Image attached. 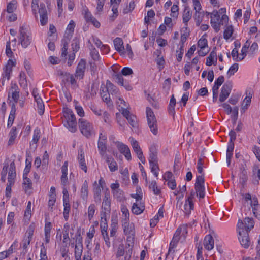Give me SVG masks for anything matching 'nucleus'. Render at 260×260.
<instances>
[{
	"label": "nucleus",
	"instance_id": "f257e3e1",
	"mask_svg": "<svg viewBox=\"0 0 260 260\" xmlns=\"http://www.w3.org/2000/svg\"><path fill=\"white\" fill-rule=\"evenodd\" d=\"M19 32V41L22 46L26 48L31 42V35L24 26H22L20 27Z\"/></svg>",
	"mask_w": 260,
	"mask_h": 260
},
{
	"label": "nucleus",
	"instance_id": "f03ea898",
	"mask_svg": "<svg viewBox=\"0 0 260 260\" xmlns=\"http://www.w3.org/2000/svg\"><path fill=\"white\" fill-rule=\"evenodd\" d=\"M146 116L147 119V123L149 128L154 135L157 134V120L154 112L149 107L146 108Z\"/></svg>",
	"mask_w": 260,
	"mask_h": 260
},
{
	"label": "nucleus",
	"instance_id": "7ed1b4c3",
	"mask_svg": "<svg viewBox=\"0 0 260 260\" xmlns=\"http://www.w3.org/2000/svg\"><path fill=\"white\" fill-rule=\"evenodd\" d=\"M194 188L197 197L203 199L205 197V186H204V178L203 175H199L197 176Z\"/></svg>",
	"mask_w": 260,
	"mask_h": 260
},
{
	"label": "nucleus",
	"instance_id": "20e7f679",
	"mask_svg": "<svg viewBox=\"0 0 260 260\" xmlns=\"http://www.w3.org/2000/svg\"><path fill=\"white\" fill-rule=\"evenodd\" d=\"M79 127L80 129L81 132L84 136L87 138L90 137L91 135L92 126L88 121L84 119L80 118L79 119Z\"/></svg>",
	"mask_w": 260,
	"mask_h": 260
},
{
	"label": "nucleus",
	"instance_id": "39448f33",
	"mask_svg": "<svg viewBox=\"0 0 260 260\" xmlns=\"http://www.w3.org/2000/svg\"><path fill=\"white\" fill-rule=\"evenodd\" d=\"M129 140H130L131 144L132 146L134 151L137 154L138 158L142 163L144 164L145 158L143 156V152L138 144V142L133 137H130Z\"/></svg>",
	"mask_w": 260,
	"mask_h": 260
},
{
	"label": "nucleus",
	"instance_id": "423d86ee",
	"mask_svg": "<svg viewBox=\"0 0 260 260\" xmlns=\"http://www.w3.org/2000/svg\"><path fill=\"white\" fill-rule=\"evenodd\" d=\"M232 85L231 82L225 83L221 88L219 95L220 102H224L229 97L232 90Z\"/></svg>",
	"mask_w": 260,
	"mask_h": 260
},
{
	"label": "nucleus",
	"instance_id": "0eeeda50",
	"mask_svg": "<svg viewBox=\"0 0 260 260\" xmlns=\"http://www.w3.org/2000/svg\"><path fill=\"white\" fill-rule=\"evenodd\" d=\"M86 61L83 59H81L78 63L75 74V77L77 79H82L83 78L86 69Z\"/></svg>",
	"mask_w": 260,
	"mask_h": 260
},
{
	"label": "nucleus",
	"instance_id": "6e6552de",
	"mask_svg": "<svg viewBox=\"0 0 260 260\" xmlns=\"http://www.w3.org/2000/svg\"><path fill=\"white\" fill-rule=\"evenodd\" d=\"M220 16L217 10H214L211 14V25L216 32L219 31L218 22Z\"/></svg>",
	"mask_w": 260,
	"mask_h": 260
},
{
	"label": "nucleus",
	"instance_id": "1a4fd4ad",
	"mask_svg": "<svg viewBox=\"0 0 260 260\" xmlns=\"http://www.w3.org/2000/svg\"><path fill=\"white\" fill-rule=\"evenodd\" d=\"M238 233L240 236L239 237L240 243L243 247L247 248L250 243L248 232L243 231V233H242V232L239 231Z\"/></svg>",
	"mask_w": 260,
	"mask_h": 260
},
{
	"label": "nucleus",
	"instance_id": "9d476101",
	"mask_svg": "<svg viewBox=\"0 0 260 260\" xmlns=\"http://www.w3.org/2000/svg\"><path fill=\"white\" fill-rule=\"evenodd\" d=\"M40 16V22L42 25H45L48 22L47 12L44 4H41L39 10Z\"/></svg>",
	"mask_w": 260,
	"mask_h": 260
},
{
	"label": "nucleus",
	"instance_id": "9b49d317",
	"mask_svg": "<svg viewBox=\"0 0 260 260\" xmlns=\"http://www.w3.org/2000/svg\"><path fill=\"white\" fill-rule=\"evenodd\" d=\"M122 227L123 228L125 235H133L135 234V227L133 223H129V221H122Z\"/></svg>",
	"mask_w": 260,
	"mask_h": 260
},
{
	"label": "nucleus",
	"instance_id": "f8f14e48",
	"mask_svg": "<svg viewBox=\"0 0 260 260\" xmlns=\"http://www.w3.org/2000/svg\"><path fill=\"white\" fill-rule=\"evenodd\" d=\"M84 11V18L86 21L87 22H91L95 27H99L100 26V23L92 16L88 10H85Z\"/></svg>",
	"mask_w": 260,
	"mask_h": 260
},
{
	"label": "nucleus",
	"instance_id": "ddd939ff",
	"mask_svg": "<svg viewBox=\"0 0 260 260\" xmlns=\"http://www.w3.org/2000/svg\"><path fill=\"white\" fill-rule=\"evenodd\" d=\"M103 188L100 185H98L96 181L94 182L93 183V192L94 201L96 203H100L101 202V190Z\"/></svg>",
	"mask_w": 260,
	"mask_h": 260
},
{
	"label": "nucleus",
	"instance_id": "4468645a",
	"mask_svg": "<svg viewBox=\"0 0 260 260\" xmlns=\"http://www.w3.org/2000/svg\"><path fill=\"white\" fill-rule=\"evenodd\" d=\"M145 209V206L144 203L136 202L134 203L132 208V212L136 215L140 214L142 213Z\"/></svg>",
	"mask_w": 260,
	"mask_h": 260
},
{
	"label": "nucleus",
	"instance_id": "2eb2a0df",
	"mask_svg": "<svg viewBox=\"0 0 260 260\" xmlns=\"http://www.w3.org/2000/svg\"><path fill=\"white\" fill-rule=\"evenodd\" d=\"M214 239L211 235H208L205 236L204 241V245L207 250H212L214 247Z\"/></svg>",
	"mask_w": 260,
	"mask_h": 260
},
{
	"label": "nucleus",
	"instance_id": "dca6fc26",
	"mask_svg": "<svg viewBox=\"0 0 260 260\" xmlns=\"http://www.w3.org/2000/svg\"><path fill=\"white\" fill-rule=\"evenodd\" d=\"M84 152L82 149H81L79 152V156L78 157L80 167L83 170L85 173L87 172V166L86 165L85 160Z\"/></svg>",
	"mask_w": 260,
	"mask_h": 260
},
{
	"label": "nucleus",
	"instance_id": "f3484780",
	"mask_svg": "<svg viewBox=\"0 0 260 260\" xmlns=\"http://www.w3.org/2000/svg\"><path fill=\"white\" fill-rule=\"evenodd\" d=\"M114 45L115 49L119 53L123 52L124 49L123 42L122 39L117 37L114 40Z\"/></svg>",
	"mask_w": 260,
	"mask_h": 260
},
{
	"label": "nucleus",
	"instance_id": "a211bd4d",
	"mask_svg": "<svg viewBox=\"0 0 260 260\" xmlns=\"http://www.w3.org/2000/svg\"><path fill=\"white\" fill-rule=\"evenodd\" d=\"M192 13L188 7H185L183 14V22L185 24L187 29V23L191 18Z\"/></svg>",
	"mask_w": 260,
	"mask_h": 260
},
{
	"label": "nucleus",
	"instance_id": "6ab92c4d",
	"mask_svg": "<svg viewBox=\"0 0 260 260\" xmlns=\"http://www.w3.org/2000/svg\"><path fill=\"white\" fill-rule=\"evenodd\" d=\"M75 27V23L73 20H71L70 23L67 26V30L65 33L66 37L70 39L74 32V28Z\"/></svg>",
	"mask_w": 260,
	"mask_h": 260
},
{
	"label": "nucleus",
	"instance_id": "aec40b11",
	"mask_svg": "<svg viewBox=\"0 0 260 260\" xmlns=\"http://www.w3.org/2000/svg\"><path fill=\"white\" fill-rule=\"evenodd\" d=\"M107 91L112 95H117L119 93L118 88L114 86L112 83L107 81Z\"/></svg>",
	"mask_w": 260,
	"mask_h": 260
},
{
	"label": "nucleus",
	"instance_id": "412c9836",
	"mask_svg": "<svg viewBox=\"0 0 260 260\" xmlns=\"http://www.w3.org/2000/svg\"><path fill=\"white\" fill-rule=\"evenodd\" d=\"M216 48L214 47L213 48V50L212 51V52L210 53L209 56L206 59V64L208 66H210L213 63V61L214 59H215V61H217V58H216V52L215 51Z\"/></svg>",
	"mask_w": 260,
	"mask_h": 260
},
{
	"label": "nucleus",
	"instance_id": "4be33fe9",
	"mask_svg": "<svg viewBox=\"0 0 260 260\" xmlns=\"http://www.w3.org/2000/svg\"><path fill=\"white\" fill-rule=\"evenodd\" d=\"M100 94L103 99V100L106 102V103H110V93L107 91V88L105 87H101L100 89Z\"/></svg>",
	"mask_w": 260,
	"mask_h": 260
},
{
	"label": "nucleus",
	"instance_id": "5701e85b",
	"mask_svg": "<svg viewBox=\"0 0 260 260\" xmlns=\"http://www.w3.org/2000/svg\"><path fill=\"white\" fill-rule=\"evenodd\" d=\"M150 153L149 158L150 164L158 163L157 152L155 151V148L154 147H151L150 149Z\"/></svg>",
	"mask_w": 260,
	"mask_h": 260
},
{
	"label": "nucleus",
	"instance_id": "b1692460",
	"mask_svg": "<svg viewBox=\"0 0 260 260\" xmlns=\"http://www.w3.org/2000/svg\"><path fill=\"white\" fill-rule=\"evenodd\" d=\"M81 197L83 200H86L88 197V183L85 180L81 189Z\"/></svg>",
	"mask_w": 260,
	"mask_h": 260
},
{
	"label": "nucleus",
	"instance_id": "393cba45",
	"mask_svg": "<svg viewBox=\"0 0 260 260\" xmlns=\"http://www.w3.org/2000/svg\"><path fill=\"white\" fill-rule=\"evenodd\" d=\"M244 222L246 230L245 232H248L249 230H250L254 226V221L252 218L246 217L244 220Z\"/></svg>",
	"mask_w": 260,
	"mask_h": 260
},
{
	"label": "nucleus",
	"instance_id": "a878e982",
	"mask_svg": "<svg viewBox=\"0 0 260 260\" xmlns=\"http://www.w3.org/2000/svg\"><path fill=\"white\" fill-rule=\"evenodd\" d=\"M224 81V78L223 76H219L215 81L214 85L212 87V90L218 91V89Z\"/></svg>",
	"mask_w": 260,
	"mask_h": 260
},
{
	"label": "nucleus",
	"instance_id": "bb28decb",
	"mask_svg": "<svg viewBox=\"0 0 260 260\" xmlns=\"http://www.w3.org/2000/svg\"><path fill=\"white\" fill-rule=\"evenodd\" d=\"M106 143L107 142L98 141V149L101 155H103L105 153H106Z\"/></svg>",
	"mask_w": 260,
	"mask_h": 260
},
{
	"label": "nucleus",
	"instance_id": "cd10ccee",
	"mask_svg": "<svg viewBox=\"0 0 260 260\" xmlns=\"http://www.w3.org/2000/svg\"><path fill=\"white\" fill-rule=\"evenodd\" d=\"M204 14L202 12H196L193 18L196 21L197 26H199L202 22Z\"/></svg>",
	"mask_w": 260,
	"mask_h": 260
},
{
	"label": "nucleus",
	"instance_id": "c85d7f7f",
	"mask_svg": "<svg viewBox=\"0 0 260 260\" xmlns=\"http://www.w3.org/2000/svg\"><path fill=\"white\" fill-rule=\"evenodd\" d=\"M64 112V117L67 119V120L76 121L75 116L71 110L67 108Z\"/></svg>",
	"mask_w": 260,
	"mask_h": 260
},
{
	"label": "nucleus",
	"instance_id": "c756f323",
	"mask_svg": "<svg viewBox=\"0 0 260 260\" xmlns=\"http://www.w3.org/2000/svg\"><path fill=\"white\" fill-rule=\"evenodd\" d=\"M23 188L25 192H27L29 189H31L32 187V183L31 180L27 176L23 177Z\"/></svg>",
	"mask_w": 260,
	"mask_h": 260
},
{
	"label": "nucleus",
	"instance_id": "7c9ffc66",
	"mask_svg": "<svg viewBox=\"0 0 260 260\" xmlns=\"http://www.w3.org/2000/svg\"><path fill=\"white\" fill-rule=\"evenodd\" d=\"M16 128L13 127L9 133L10 138L8 141L9 145H11L13 144L15 139H16Z\"/></svg>",
	"mask_w": 260,
	"mask_h": 260
},
{
	"label": "nucleus",
	"instance_id": "2f4dec72",
	"mask_svg": "<svg viewBox=\"0 0 260 260\" xmlns=\"http://www.w3.org/2000/svg\"><path fill=\"white\" fill-rule=\"evenodd\" d=\"M17 8V1L13 0L10 2L7 5V11L8 13H13Z\"/></svg>",
	"mask_w": 260,
	"mask_h": 260
},
{
	"label": "nucleus",
	"instance_id": "473e14b6",
	"mask_svg": "<svg viewBox=\"0 0 260 260\" xmlns=\"http://www.w3.org/2000/svg\"><path fill=\"white\" fill-rule=\"evenodd\" d=\"M234 31L233 27L232 25H230L226 27L223 34L224 38L226 40L229 39Z\"/></svg>",
	"mask_w": 260,
	"mask_h": 260
},
{
	"label": "nucleus",
	"instance_id": "72a5a7b5",
	"mask_svg": "<svg viewBox=\"0 0 260 260\" xmlns=\"http://www.w3.org/2000/svg\"><path fill=\"white\" fill-rule=\"evenodd\" d=\"M66 127L71 132H75L77 130V122L67 120Z\"/></svg>",
	"mask_w": 260,
	"mask_h": 260
},
{
	"label": "nucleus",
	"instance_id": "f704fd0d",
	"mask_svg": "<svg viewBox=\"0 0 260 260\" xmlns=\"http://www.w3.org/2000/svg\"><path fill=\"white\" fill-rule=\"evenodd\" d=\"M149 188L152 189L155 194L158 195L160 193L161 191L159 188H158L156 182L155 181H152L149 186Z\"/></svg>",
	"mask_w": 260,
	"mask_h": 260
},
{
	"label": "nucleus",
	"instance_id": "c9c22d12",
	"mask_svg": "<svg viewBox=\"0 0 260 260\" xmlns=\"http://www.w3.org/2000/svg\"><path fill=\"white\" fill-rule=\"evenodd\" d=\"M71 46L73 53H76L80 48L79 40L77 38H74L72 41Z\"/></svg>",
	"mask_w": 260,
	"mask_h": 260
},
{
	"label": "nucleus",
	"instance_id": "e433bc0d",
	"mask_svg": "<svg viewBox=\"0 0 260 260\" xmlns=\"http://www.w3.org/2000/svg\"><path fill=\"white\" fill-rule=\"evenodd\" d=\"M16 64V61L15 60L9 59L8 61L7 64L4 68V70L6 71L12 72V68L15 67Z\"/></svg>",
	"mask_w": 260,
	"mask_h": 260
},
{
	"label": "nucleus",
	"instance_id": "4c0bfd02",
	"mask_svg": "<svg viewBox=\"0 0 260 260\" xmlns=\"http://www.w3.org/2000/svg\"><path fill=\"white\" fill-rule=\"evenodd\" d=\"M114 197L119 201H121L124 198V192L120 189H117L113 192Z\"/></svg>",
	"mask_w": 260,
	"mask_h": 260
},
{
	"label": "nucleus",
	"instance_id": "58836bf2",
	"mask_svg": "<svg viewBox=\"0 0 260 260\" xmlns=\"http://www.w3.org/2000/svg\"><path fill=\"white\" fill-rule=\"evenodd\" d=\"M82 252V246H79L77 245H76L75 247V256L76 260H81Z\"/></svg>",
	"mask_w": 260,
	"mask_h": 260
},
{
	"label": "nucleus",
	"instance_id": "ea45409f",
	"mask_svg": "<svg viewBox=\"0 0 260 260\" xmlns=\"http://www.w3.org/2000/svg\"><path fill=\"white\" fill-rule=\"evenodd\" d=\"M27 233L28 234V239L24 240V243L23 246L24 249H26L28 245L29 244L33 236L34 231L32 230H29L27 231Z\"/></svg>",
	"mask_w": 260,
	"mask_h": 260
},
{
	"label": "nucleus",
	"instance_id": "a19ab883",
	"mask_svg": "<svg viewBox=\"0 0 260 260\" xmlns=\"http://www.w3.org/2000/svg\"><path fill=\"white\" fill-rule=\"evenodd\" d=\"M70 225L68 223H66L64 225L63 227V242H66L69 239V232Z\"/></svg>",
	"mask_w": 260,
	"mask_h": 260
},
{
	"label": "nucleus",
	"instance_id": "79ce46f5",
	"mask_svg": "<svg viewBox=\"0 0 260 260\" xmlns=\"http://www.w3.org/2000/svg\"><path fill=\"white\" fill-rule=\"evenodd\" d=\"M238 64L234 63L233 64L229 69L227 75L229 77H231L232 75H234L235 72L238 71Z\"/></svg>",
	"mask_w": 260,
	"mask_h": 260
},
{
	"label": "nucleus",
	"instance_id": "37998d69",
	"mask_svg": "<svg viewBox=\"0 0 260 260\" xmlns=\"http://www.w3.org/2000/svg\"><path fill=\"white\" fill-rule=\"evenodd\" d=\"M95 205L94 204H91L88 209V216L89 220H91L93 217L95 212Z\"/></svg>",
	"mask_w": 260,
	"mask_h": 260
},
{
	"label": "nucleus",
	"instance_id": "c03bdc74",
	"mask_svg": "<svg viewBox=\"0 0 260 260\" xmlns=\"http://www.w3.org/2000/svg\"><path fill=\"white\" fill-rule=\"evenodd\" d=\"M198 46L200 49L204 50L205 47L207 46V40L202 37L198 42Z\"/></svg>",
	"mask_w": 260,
	"mask_h": 260
},
{
	"label": "nucleus",
	"instance_id": "a18cd8bd",
	"mask_svg": "<svg viewBox=\"0 0 260 260\" xmlns=\"http://www.w3.org/2000/svg\"><path fill=\"white\" fill-rule=\"evenodd\" d=\"M126 119L128 120L129 123L133 127H137V123L136 120V117L134 115H130L129 117H127Z\"/></svg>",
	"mask_w": 260,
	"mask_h": 260
},
{
	"label": "nucleus",
	"instance_id": "49530a36",
	"mask_svg": "<svg viewBox=\"0 0 260 260\" xmlns=\"http://www.w3.org/2000/svg\"><path fill=\"white\" fill-rule=\"evenodd\" d=\"M121 211L123 214L122 221H129V213L128 210L126 207H123L121 209Z\"/></svg>",
	"mask_w": 260,
	"mask_h": 260
},
{
	"label": "nucleus",
	"instance_id": "de8ad7c7",
	"mask_svg": "<svg viewBox=\"0 0 260 260\" xmlns=\"http://www.w3.org/2000/svg\"><path fill=\"white\" fill-rule=\"evenodd\" d=\"M113 76L119 85L124 86V79L121 73L115 74Z\"/></svg>",
	"mask_w": 260,
	"mask_h": 260
},
{
	"label": "nucleus",
	"instance_id": "09e8293b",
	"mask_svg": "<svg viewBox=\"0 0 260 260\" xmlns=\"http://www.w3.org/2000/svg\"><path fill=\"white\" fill-rule=\"evenodd\" d=\"M228 21H229L228 16L225 14L223 15L222 16L221 18H220L219 21L218 22L219 30H220L221 25L227 24L228 23Z\"/></svg>",
	"mask_w": 260,
	"mask_h": 260
},
{
	"label": "nucleus",
	"instance_id": "8fccbe9b",
	"mask_svg": "<svg viewBox=\"0 0 260 260\" xmlns=\"http://www.w3.org/2000/svg\"><path fill=\"white\" fill-rule=\"evenodd\" d=\"M117 147L119 151L122 154L125 153L129 150L128 147L123 143L118 144Z\"/></svg>",
	"mask_w": 260,
	"mask_h": 260
},
{
	"label": "nucleus",
	"instance_id": "3c124183",
	"mask_svg": "<svg viewBox=\"0 0 260 260\" xmlns=\"http://www.w3.org/2000/svg\"><path fill=\"white\" fill-rule=\"evenodd\" d=\"M195 194H196V192H194L193 190H192L190 196L188 197L187 199V201L188 202L190 210H192L193 209V204L192 199H193Z\"/></svg>",
	"mask_w": 260,
	"mask_h": 260
},
{
	"label": "nucleus",
	"instance_id": "603ef678",
	"mask_svg": "<svg viewBox=\"0 0 260 260\" xmlns=\"http://www.w3.org/2000/svg\"><path fill=\"white\" fill-rule=\"evenodd\" d=\"M31 202H28L27 207L24 213V217L27 218H29L31 215Z\"/></svg>",
	"mask_w": 260,
	"mask_h": 260
},
{
	"label": "nucleus",
	"instance_id": "864d4df0",
	"mask_svg": "<svg viewBox=\"0 0 260 260\" xmlns=\"http://www.w3.org/2000/svg\"><path fill=\"white\" fill-rule=\"evenodd\" d=\"M8 169V166L5 165L3 167L2 172H1V180H2V181H3L4 182H5V181H6V175L7 174Z\"/></svg>",
	"mask_w": 260,
	"mask_h": 260
},
{
	"label": "nucleus",
	"instance_id": "5fc2aeb1",
	"mask_svg": "<svg viewBox=\"0 0 260 260\" xmlns=\"http://www.w3.org/2000/svg\"><path fill=\"white\" fill-rule=\"evenodd\" d=\"M90 55L94 61L98 60L100 57L99 52L94 48L91 50Z\"/></svg>",
	"mask_w": 260,
	"mask_h": 260
},
{
	"label": "nucleus",
	"instance_id": "6e6d98bb",
	"mask_svg": "<svg viewBox=\"0 0 260 260\" xmlns=\"http://www.w3.org/2000/svg\"><path fill=\"white\" fill-rule=\"evenodd\" d=\"M124 254V247L123 244H120L118 247L116 256L117 257L122 256Z\"/></svg>",
	"mask_w": 260,
	"mask_h": 260
},
{
	"label": "nucleus",
	"instance_id": "4d7b16f0",
	"mask_svg": "<svg viewBox=\"0 0 260 260\" xmlns=\"http://www.w3.org/2000/svg\"><path fill=\"white\" fill-rule=\"evenodd\" d=\"M203 165L204 162L203 161V159L201 158H200L198 160L197 163V170L198 172L200 174H202L203 172Z\"/></svg>",
	"mask_w": 260,
	"mask_h": 260
},
{
	"label": "nucleus",
	"instance_id": "13d9d810",
	"mask_svg": "<svg viewBox=\"0 0 260 260\" xmlns=\"http://www.w3.org/2000/svg\"><path fill=\"white\" fill-rule=\"evenodd\" d=\"M133 73L132 69L129 67L123 68L121 71V74L123 76H127L131 75Z\"/></svg>",
	"mask_w": 260,
	"mask_h": 260
},
{
	"label": "nucleus",
	"instance_id": "bf43d9fd",
	"mask_svg": "<svg viewBox=\"0 0 260 260\" xmlns=\"http://www.w3.org/2000/svg\"><path fill=\"white\" fill-rule=\"evenodd\" d=\"M117 223L113 222L111 225V230H110V236L114 237L115 236L116 233L117 232Z\"/></svg>",
	"mask_w": 260,
	"mask_h": 260
},
{
	"label": "nucleus",
	"instance_id": "052dcab7",
	"mask_svg": "<svg viewBox=\"0 0 260 260\" xmlns=\"http://www.w3.org/2000/svg\"><path fill=\"white\" fill-rule=\"evenodd\" d=\"M40 133V129H39L38 128H36L34 131L32 141L35 144H36L39 140Z\"/></svg>",
	"mask_w": 260,
	"mask_h": 260
},
{
	"label": "nucleus",
	"instance_id": "680f3d73",
	"mask_svg": "<svg viewBox=\"0 0 260 260\" xmlns=\"http://www.w3.org/2000/svg\"><path fill=\"white\" fill-rule=\"evenodd\" d=\"M151 172L154 174V175L156 176H158V172L157 170L159 169L158 166V163L156 164H150Z\"/></svg>",
	"mask_w": 260,
	"mask_h": 260
},
{
	"label": "nucleus",
	"instance_id": "e2e57ef3",
	"mask_svg": "<svg viewBox=\"0 0 260 260\" xmlns=\"http://www.w3.org/2000/svg\"><path fill=\"white\" fill-rule=\"evenodd\" d=\"M111 161L110 164H109V168L111 172H114L118 170L117 164L114 159H112Z\"/></svg>",
	"mask_w": 260,
	"mask_h": 260
},
{
	"label": "nucleus",
	"instance_id": "0e129e2a",
	"mask_svg": "<svg viewBox=\"0 0 260 260\" xmlns=\"http://www.w3.org/2000/svg\"><path fill=\"white\" fill-rule=\"evenodd\" d=\"M126 236H127V244H126L129 247L133 246V244L134 243L135 235H126Z\"/></svg>",
	"mask_w": 260,
	"mask_h": 260
},
{
	"label": "nucleus",
	"instance_id": "69168bd1",
	"mask_svg": "<svg viewBox=\"0 0 260 260\" xmlns=\"http://www.w3.org/2000/svg\"><path fill=\"white\" fill-rule=\"evenodd\" d=\"M6 54L8 57H11L13 54L11 49L10 41H8L6 44Z\"/></svg>",
	"mask_w": 260,
	"mask_h": 260
},
{
	"label": "nucleus",
	"instance_id": "338daca9",
	"mask_svg": "<svg viewBox=\"0 0 260 260\" xmlns=\"http://www.w3.org/2000/svg\"><path fill=\"white\" fill-rule=\"evenodd\" d=\"M110 204L111 202L109 199H104L103 202V207H104L105 210L110 209Z\"/></svg>",
	"mask_w": 260,
	"mask_h": 260
},
{
	"label": "nucleus",
	"instance_id": "774afa93",
	"mask_svg": "<svg viewBox=\"0 0 260 260\" xmlns=\"http://www.w3.org/2000/svg\"><path fill=\"white\" fill-rule=\"evenodd\" d=\"M253 151L255 155L256 158L260 161V148L259 147L254 146L253 148Z\"/></svg>",
	"mask_w": 260,
	"mask_h": 260
}]
</instances>
